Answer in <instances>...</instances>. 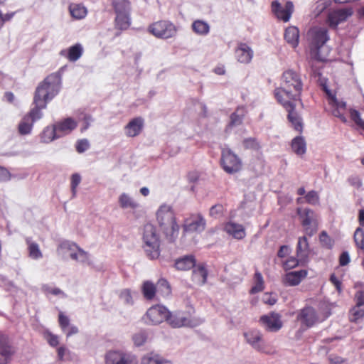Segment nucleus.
I'll return each instance as SVG.
<instances>
[{
	"mask_svg": "<svg viewBox=\"0 0 364 364\" xmlns=\"http://www.w3.org/2000/svg\"><path fill=\"white\" fill-rule=\"evenodd\" d=\"M303 81L300 73L288 69L281 76V85L274 90L277 101L299 100L302 105Z\"/></svg>",
	"mask_w": 364,
	"mask_h": 364,
	"instance_id": "f257e3e1",
	"label": "nucleus"
},
{
	"mask_svg": "<svg viewBox=\"0 0 364 364\" xmlns=\"http://www.w3.org/2000/svg\"><path fill=\"white\" fill-rule=\"evenodd\" d=\"M64 68L48 75L36 87L34 97L48 102L60 91Z\"/></svg>",
	"mask_w": 364,
	"mask_h": 364,
	"instance_id": "f03ea898",
	"label": "nucleus"
},
{
	"mask_svg": "<svg viewBox=\"0 0 364 364\" xmlns=\"http://www.w3.org/2000/svg\"><path fill=\"white\" fill-rule=\"evenodd\" d=\"M158 224L170 242H174L179 233V225L176 220L175 214L171 206L161 205L156 212Z\"/></svg>",
	"mask_w": 364,
	"mask_h": 364,
	"instance_id": "7ed1b4c3",
	"label": "nucleus"
},
{
	"mask_svg": "<svg viewBox=\"0 0 364 364\" xmlns=\"http://www.w3.org/2000/svg\"><path fill=\"white\" fill-rule=\"evenodd\" d=\"M143 248L150 259H157L160 255V240L156 228L151 224H146L143 232Z\"/></svg>",
	"mask_w": 364,
	"mask_h": 364,
	"instance_id": "20e7f679",
	"label": "nucleus"
},
{
	"mask_svg": "<svg viewBox=\"0 0 364 364\" xmlns=\"http://www.w3.org/2000/svg\"><path fill=\"white\" fill-rule=\"evenodd\" d=\"M112 6L116 14L115 28L121 31L129 28L132 23L131 2L129 0H112Z\"/></svg>",
	"mask_w": 364,
	"mask_h": 364,
	"instance_id": "39448f33",
	"label": "nucleus"
},
{
	"mask_svg": "<svg viewBox=\"0 0 364 364\" xmlns=\"http://www.w3.org/2000/svg\"><path fill=\"white\" fill-rule=\"evenodd\" d=\"M220 166L229 174L239 172L242 169L241 159L230 149H223L221 151Z\"/></svg>",
	"mask_w": 364,
	"mask_h": 364,
	"instance_id": "423d86ee",
	"label": "nucleus"
},
{
	"mask_svg": "<svg viewBox=\"0 0 364 364\" xmlns=\"http://www.w3.org/2000/svg\"><path fill=\"white\" fill-rule=\"evenodd\" d=\"M277 102L287 112V119L291 123V127L296 132L301 133L303 131L302 119L296 111V106L299 100L277 101Z\"/></svg>",
	"mask_w": 364,
	"mask_h": 364,
	"instance_id": "0eeeda50",
	"label": "nucleus"
},
{
	"mask_svg": "<svg viewBox=\"0 0 364 364\" xmlns=\"http://www.w3.org/2000/svg\"><path fill=\"white\" fill-rule=\"evenodd\" d=\"M168 315L169 311L165 306L156 304L146 311L143 320L147 325H159L166 320Z\"/></svg>",
	"mask_w": 364,
	"mask_h": 364,
	"instance_id": "6e6552de",
	"label": "nucleus"
},
{
	"mask_svg": "<svg viewBox=\"0 0 364 364\" xmlns=\"http://www.w3.org/2000/svg\"><path fill=\"white\" fill-rule=\"evenodd\" d=\"M149 31L156 38L166 39L176 33V26L168 21H159L149 26Z\"/></svg>",
	"mask_w": 364,
	"mask_h": 364,
	"instance_id": "1a4fd4ad",
	"label": "nucleus"
},
{
	"mask_svg": "<svg viewBox=\"0 0 364 364\" xmlns=\"http://www.w3.org/2000/svg\"><path fill=\"white\" fill-rule=\"evenodd\" d=\"M297 214L301 219V225L304 228L305 232L309 236H313L318 230V223L315 213L309 208H297Z\"/></svg>",
	"mask_w": 364,
	"mask_h": 364,
	"instance_id": "9d476101",
	"label": "nucleus"
},
{
	"mask_svg": "<svg viewBox=\"0 0 364 364\" xmlns=\"http://www.w3.org/2000/svg\"><path fill=\"white\" fill-rule=\"evenodd\" d=\"M106 364H138L136 356L124 350H109L105 355Z\"/></svg>",
	"mask_w": 364,
	"mask_h": 364,
	"instance_id": "9b49d317",
	"label": "nucleus"
},
{
	"mask_svg": "<svg viewBox=\"0 0 364 364\" xmlns=\"http://www.w3.org/2000/svg\"><path fill=\"white\" fill-rule=\"evenodd\" d=\"M326 93L327 95L328 105L332 114L339 118L342 122H347V118L346 117L347 111L346 103L342 100H338L335 95H332L331 92L326 89Z\"/></svg>",
	"mask_w": 364,
	"mask_h": 364,
	"instance_id": "f8f14e48",
	"label": "nucleus"
},
{
	"mask_svg": "<svg viewBox=\"0 0 364 364\" xmlns=\"http://www.w3.org/2000/svg\"><path fill=\"white\" fill-rule=\"evenodd\" d=\"M259 323L267 331L269 332H277L283 326L281 314L275 311L262 315L259 318Z\"/></svg>",
	"mask_w": 364,
	"mask_h": 364,
	"instance_id": "ddd939ff",
	"label": "nucleus"
},
{
	"mask_svg": "<svg viewBox=\"0 0 364 364\" xmlns=\"http://www.w3.org/2000/svg\"><path fill=\"white\" fill-rule=\"evenodd\" d=\"M353 14L352 8H344L333 10L328 13L326 18V23L333 29H337L338 26L344 21Z\"/></svg>",
	"mask_w": 364,
	"mask_h": 364,
	"instance_id": "4468645a",
	"label": "nucleus"
},
{
	"mask_svg": "<svg viewBox=\"0 0 364 364\" xmlns=\"http://www.w3.org/2000/svg\"><path fill=\"white\" fill-rule=\"evenodd\" d=\"M271 9L274 16L284 22H288L294 12V4L291 1H287L282 6L279 1L274 0L271 4Z\"/></svg>",
	"mask_w": 364,
	"mask_h": 364,
	"instance_id": "2eb2a0df",
	"label": "nucleus"
},
{
	"mask_svg": "<svg viewBox=\"0 0 364 364\" xmlns=\"http://www.w3.org/2000/svg\"><path fill=\"white\" fill-rule=\"evenodd\" d=\"M247 343L257 351L268 353L267 346L262 339V334L259 330L253 329L244 333Z\"/></svg>",
	"mask_w": 364,
	"mask_h": 364,
	"instance_id": "dca6fc26",
	"label": "nucleus"
},
{
	"mask_svg": "<svg viewBox=\"0 0 364 364\" xmlns=\"http://www.w3.org/2000/svg\"><path fill=\"white\" fill-rule=\"evenodd\" d=\"M205 220L200 214H193L183 221V231L202 232L205 230Z\"/></svg>",
	"mask_w": 364,
	"mask_h": 364,
	"instance_id": "f3484780",
	"label": "nucleus"
},
{
	"mask_svg": "<svg viewBox=\"0 0 364 364\" xmlns=\"http://www.w3.org/2000/svg\"><path fill=\"white\" fill-rule=\"evenodd\" d=\"M297 320L307 328H311L321 321L316 310L311 306H305L301 309L297 316Z\"/></svg>",
	"mask_w": 364,
	"mask_h": 364,
	"instance_id": "a211bd4d",
	"label": "nucleus"
},
{
	"mask_svg": "<svg viewBox=\"0 0 364 364\" xmlns=\"http://www.w3.org/2000/svg\"><path fill=\"white\" fill-rule=\"evenodd\" d=\"M308 276L306 269L292 271L286 273L282 277V282L285 287L298 286Z\"/></svg>",
	"mask_w": 364,
	"mask_h": 364,
	"instance_id": "6ab92c4d",
	"label": "nucleus"
},
{
	"mask_svg": "<svg viewBox=\"0 0 364 364\" xmlns=\"http://www.w3.org/2000/svg\"><path fill=\"white\" fill-rule=\"evenodd\" d=\"M14 353V349L9 343V338L0 334V364H7Z\"/></svg>",
	"mask_w": 364,
	"mask_h": 364,
	"instance_id": "aec40b11",
	"label": "nucleus"
},
{
	"mask_svg": "<svg viewBox=\"0 0 364 364\" xmlns=\"http://www.w3.org/2000/svg\"><path fill=\"white\" fill-rule=\"evenodd\" d=\"M312 43L317 48L322 47L328 40V30L325 28L316 27L309 31Z\"/></svg>",
	"mask_w": 364,
	"mask_h": 364,
	"instance_id": "412c9836",
	"label": "nucleus"
},
{
	"mask_svg": "<svg viewBox=\"0 0 364 364\" xmlns=\"http://www.w3.org/2000/svg\"><path fill=\"white\" fill-rule=\"evenodd\" d=\"M252 49L245 43H238L235 50V58L241 63H249L253 57Z\"/></svg>",
	"mask_w": 364,
	"mask_h": 364,
	"instance_id": "4be33fe9",
	"label": "nucleus"
},
{
	"mask_svg": "<svg viewBox=\"0 0 364 364\" xmlns=\"http://www.w3.org/2000/svg\"><path fill=\"white\" fill-rule=\"evenodd\" d=\"M208 275L206 264L199 262L192 270L191 280L195 284L202 286L206 283Z\"/></svg>",
	"mask_w": 364,
	"mask_h": 364,
	"instance_id": "5701e85b",
	"label": "nucleus"
},
{
	"mask_svg": "<svg viewBox=\"0 0 364 364\" xmlns=\"http://www.w3.org/2000/svg\"><path fill=\"white\" fill-rule=\"evenodd\" d=\"M47 102L42 100L41 98L33 97V105H35L29 112L25 116L28 118L32 122L35 123L37 120L43 117L42 109H46Z\"/></svg>",
	"mask_w": 364,
	"mask_h": 364,
	"instance_id": "b1692460",
	"label": "nucleus"
},
{
	"mask_svg": "<svg viewBox=\"0 0 364 364\" xmlns=\"http://www.w3.org/2000/svg\"><path fill=\"white\" fill-rule=\"evenodd\" d=\"M144 119L141 117L134 118L125 127L126 135L134 137L140 134L144 127Z\"/></svg>",
	"mask_w": 364,
	"mask_h": 364,
	"instance_id": "393cba45",
	"label": "nucleus"
},
{
	"mask_svg": "<svg viewBox=\"0 0 364 364\" xmlns=\"http://www.w3.org/2000/svg\"><path fill=\"white\" fill-rule=\"evenodd\" d=\"M54 125L58 134H60L62 136L63 135L69 134L73 130H74L77 126V122L74 119L68 117L62 121L56 122Z\"/></svg>",
	"mask_w": 364,
	"mask_h": 364,
	"instance_id": "a878e982",
	"label": "nucleus"
},
{
	"mask_svg": "<svg viewBox=\"0 0 364 364\" xmlns=\"http://www.w3.org/2000/svg\"><path fill=\"white\" fill-rule=\"evenodd\" d=\"M224 230L237 240L243 239L246 235L245 228L242 225L233 222L225 223Z\"/></svg>",
	"mask_w": 364,
	"mask_h": 364,
	"instance_id": "bb28decb",
	"label": "nucleus"
},
{
	"mask_svg": "<svg viewBox=\"0 0 364 364\" xmlns=\"http://www.w3.org/2000/svg\"><path fill=\"white\" fill-rule=\"evenodd\" d=\"M310 248L308 239L306 236L300 237L296 245V257L304 262L309 257Z\"/></svg>",
	"mask_w": 364,
	"mask_h": 364,
	"instance_id": "cd10ccee",
	"label": "nucleus"
},
{
	"mask_svg": "<svg viewBox=\"0 0 364 364\" xmlns=\"http://www.w3.org/2000/svg\"><path fill=\"white\" fill-rule=\"evenodd\" d=\"M82 47L80 43H77L68 50H62L60 52V55L66 57L70 61L75 62L77 60L82 54Z\"/></svg>",
	"mask_w": 364,
	"mask_h": 364,
	"instance_id": "c85d7f7f",
	"label": "nucleus"
},
{
	"mask_svg": "<svg viewBox=\"0 0 364 364\" xmlns=\"http://www.w3.org/2000/svg\"><path fill=\"white\" fill-rule=\"evenodd\" d=\"M285 41L293 48L299 44V31L296 26L288 27L284 32Z\"/></svg>",
	"mask_w": 364,
	"mask_h": 364,
	"instance_id": "c756f323",
	"label": "nucleus"
},
{
	"mask_svg": "<svg viewBox=\"0 0 364 364\" xmlns=\"http://www.w3.org/2000/svg\"><path fill=\"white\" fill-rule=\"evenodd\" d=\"M61 137V135L58 134L55 125L52 127H46L41 134V141L43 143H49L52 141Z\"/></svg>",
	"mask_w": 364,
	"mask_h": 364,
	"instance_id": "7c9ffc66",
	"label": "nucleus"
},
{
	"mask_svg": "<svg viewBox=\"0 0 364 364\" xmlns=\"http://www.w3.org/2000/svg\"><path fill=\"white\" fill-rule=\"evenodd\" d=\"M291 146L293 151L299 156H302L306 153V144L304 137L301 136H296L292 139Z\"/></svg>",
	"mask_w": 364,
	"mask_h": 364,
	"instance_id": "2f4dec72",
	"label": "nucleus"
},
{
	"mask_svg": "<svg viewBox=\"0 0 364 364\" xmlns=\"http://www.w3.org/2000/svg\"><path fill=\"white\" fill-rule=\"evenodd\" d=\"M193 31L199 36H206L210 32L209 24L202 20H196L192 23Z\"/></svg>",
	"mask_w": 364,
	"mask_h": 364,
	"instance_id": "473e14b6",
	"label": "nucleus"
},
{
	"mask_svg": "<svg viewBox=\"0 0 364 364\" xmlns=\"http://www.w3.org/2000/svg\"><path fill=\"white\" fill-rule=\"evenodd\" d=\"M144 297L147 300H152L156 292V286L151 281H145L141 286Z\"/></svg>",
	"mask_w": 364,
	"mask_h": 364,
	"instance_id": "72a5a7b5",
	"label": "nucleus"
},
{
	"mask_svg": "<svg viewBox=\"0 0 364 364\" xmlns=\"http://www.w3.org/2000/svg\"><path fill=\"white\" fill-rule=\"evenodd\" d=\"M167 363L168 360L153 352L146 354L141 359V364H166Z\"/></svg>",
	"mask_w": 364,
	"mask_h": 364,
	"instance_id": "f704fd0d",
	"label": "nucleus"
},
{
	"mask_svg": "<svg viewBox=\"0 0 364 364\" xmlns=\"http://www.w3.org/2000/svg\"><path fill=\"white\" fill-rule=\"evenodd\" d=\"M188 317L183 316V326L196 327L200 324L201 320L193 314L195 313L194 309L192 306H187Z\"/></svg>",
	"mask_w": 364,
	"mask_h": 364,
	"instance_id": "c9c22d12",
	"label": "nucleus"
},
{
	"mask_svg": "<svg viewBox=\"0 0 364 364\" xmlns=\"http://www.w3.org/2000/svg\"><path fill=\"white\" fill-rule=\"evenodd\" d=\"M119 203L120 207L122 208L136 209L139 206L132 198L125 193H123L119 196Z\"/></svg>",
	"mask_w": 364,
	"mask_h": 364,
	"instance_id": "e433bc0d",
	"label": "nucleus"
},
{
	"mask_svg": "<svg viewBox=\"0 0 364 364\" xmlns=\"http://www.w3.org/2000/svg\"><path fill=\"white\" fill-rule=\"evenodd\" d=\"M156 291L164 297L171 294V288L169 282L164 278L158 280L156 284Z\"/></svg>",
	"mask_w": 364,
	"mask_h": 364,
	"instance_id": "4c0bfd02",
	"label": "nucleus"
},
{
	"mask_svg": "<svg viewBox=\"0 0 364 364\" xmlns=\"http://www.w3.org/2000/svg\"><path fill=\"white\" fill-rule=\"evenodd\" d=\"M26 242L28 245L29 257L33 259L42 258L43 254L39 248V245L36 242H32L28 238L26 239Z\"/></svg>",
	"mask_w": 364,
	"mask_h": 364,
	"instance_id": "58836bf2",
	"label": "nucleus"
},
{
	"mask_svg": "<svg viewBox=\"0 0 364 364\" xmlns=\"http://www.w3.org/2000/svg\"><path fill=\"white\" fill-rule=\"evenodd\" d=\"M33 122L28 119V117L24 116L18 126V131L21 135H28L31 134L33 127Z\"/></svg>",
	"mask_w": 364,
	"mask_h": 364,
	"instance_id": "ea45409f",
	"label": "nucleus"
},
{
	"mask_svg": "<svg viewBox=\"0 0 364 364\" xmlns=\"http://www.w3.org/2000/svg\"><path fill=\"white\" fill-rule=\"evenodd\" d=\"M71 16L76 19H82L87 14V9L81 4H71L69 7Z\"/></svg>",
	"mask_w": 364,
	"mask_h": 364,
	"instance_id": "a19ab883",
	"label": "nucleus"
},
{
	"mask_svg": "<svg viewBox=\"0 0 364 364\" xmlns=\"http://www.w3.org/2000/svg\"><path fill=\"white\" fill-rule=\"evenodd\" d=\"M255 285L251 288L250 293L252 294L262 291L264 289V283L262 274L256 272L254 275Z\"/></svg>",
	"mask_w": 364,
	"mask_h": 364,
	"instance_id": "79ce46f5",
	"label": "nucleus"
},
{
	"mask_svg": "<svg viewBox=\"0 0 364 364\" xmlns=\"http://www.w3.org/2000/svg\"><path fill=\"white\" fill-rule=\"evenodd\" d=\"M363 318H364V307L355 305L350 311V321L357 323Z\"/></svg>",
	"mask_w": 364,
	"mask_h": 364,
	"instance_id": "37998d69",
	"label": "nucleus"
},
{
	"mask_svg": "<svg viewBox=\"0 0 364 364\" xmlns=\"http://www.w3.org/2000/svg\"><path fill=\"white\" fill-rule=\"evenodd\" d=\"M353 239L356 247L364 251V230L362 228L359 227L356 228Z\"/></svg>",
	"mask_w": 364,
	"mask_h": 364,
	"instance_id": "c03bdc74",
	"label": "nucleus"
},
{
	"mask_svg": "<svg viewBox=\"0 0 364 364\" xmlns=\"http://www.w3.org/2000/svg\"><path fill=\"white\" fill-rule=\"evenodd\" d=\"M147 338V333L141 330L132 336V341L136 346H141L146 343Z\"/></svg>",
	"mask_w": 364,
	"mask_h": 364,
	"instance_id": "a18cd8bd",
	"label": "nucleus"
},
{
	"mask_svg": "<svg viewBox=\"0 0 364 364\" xmlns=\"http://www.w3.org/2000/svg\"><path fill=\"white\" fill-rule=\"evenodd\" d=\"M242 144L246 149H252L255 151H259L261 149L260 144L256 138H247L242 141Z\"/></svg>",
	"mask_w": 364,
	"mask_h": 364,
	"instance_id": "49530a36",
	"label": "nucleus"
},
{
	"mask_svg": "<svg viewBox=\"0 0 364 364\" xmlns=\"http://www.w3.org/2000/svg\"><path fill=\"white\" fill-rule=\"evenodd\" d=\"M200 178V173L197 171H191L187 174V180L190 183V190L194 191L195 186L198 183Z\"/></svg>",
	"mask_w": 364,
	"mask_h": 364,
	"instance_id": "de8ad7c7",
	"label": "nucleus"
},
{
	"mask_svg": "<svg viewBox=\"0 0 364 364\" xmlns=\"http://www.w3.org/2000/svg\"><path fill=\"white\" fill-rule=\"evenodd\" d=\"M197 264L196 259L194 255L183 256V270H193Z\"/></svg>",
	"mask_w": 364,
	"mask_h": 364,
	"instance_id": "09e8293b",
	"label": "nucleus"
},
{
	"mask_svg": "<svg viewBox=\"0 0 364 364\" xmlns=\"http://www.w3.org/2000/svg\"><path fill=\"white\" fill-rule=\"evenodd\" d=\"M165 321L173 328H180L182 326V319L170 311L169 315L167 316Z\"/></svg>",
	"mask_w": 364,
	"mask_h": 364,
	"instance_id": "8fccbe9b",
	"label": "nucleus"
},
{
	"mask_svg": "<svg viewBox=\"0 0 364 364\" xmlns=\"http://www.w3.org/2000/svg\"><path fill=\"white\" fill-rule=\"evenodd\" d=\"M119 298L127 305L132 306L134 304V300L131 291L128 289H124L121 291Z\"/></svg>",
	"mask_w": 364,
	"mask_h": 364,
	"instance_id": "3c124183",
	"label": "nucleus"
},
{
	"mask_svg": "<svg viewBox=\"0 0 364 364\" xmlns=\"http://www.w3.org/2000/svg\"><path fill=\"white\" fill-rule=\"evenodd\" d=\"M350 116L355 124L364 130V121L360 118L359 112L355 109H350Z\"/></svg>",
	"mask_w": 364,
	"mask_h": 364,
	"instance_id": "603ef678",
	"label": "nucleus"
},
{
	"mask_svg": "<svg viewBox=\"0 0 364 364\" xmlns=\"http://www.w3.org/2000/svg\"><path fill=\"white\" fill-rule=\"evenodd\" d=\"M90 146V142L87 139L78 140L75 145L76 151L80 154L87 151Z\"/></svg>",
	"mask_w": 364,
	"mask_h": 364,
	"instance_id": "864d4df0",
	"label": "nucleus"
},
{
	"mask_svg": "<svg viewBox=\"0 0 364 364\" xmlns=\"http://www.w3.org/2000/svg\"><path fill=\"white\" fill-rule=\"evenodd\" d=\"M305 200L306 203L311 205H315L318 203L319 197L315 191H311L306 194Z\"/></svg>",
	"mask_w": 364,
	"mask_h": 364,
	"instance_id": "5fc2aeb1",
	"label": "nucleus"
},
{
	"mask_svg": "<svg viewBox=\"0 0 364 364\" xmlns=\"http://www.w3.org/2000/svg\"><path fill=\"white\" fill-rule=\"evenodd\" d=\"M299 261H301L298 257H289L285 262L283 264L284 269L285 270L293 269L299 265Z\"/></svg>",
	"mask_w": 364,
	"mask_h": 364,
	"instance_id": "6e6d98bb",
	"label": "nucleus"
},
{
	"mask_svg": "<svg viewBox=\"0 0 364 364\" xmlns=\"http://www.w3.org/2000/svg\"><path fill=\"white\" fill-rule=\"evenodd\" d=\"M224 208L221 204H216L213 205L210 209V215L214 218H218L222 215Z\"/></svg>",
	"mask_w": 364,
	"mask_h": 364,
	"instance_id": "4d7b16f0",
	"label": "nucleus"
},
{
	"mask_svg": "<svg viewBox=\"0 0 364 364\" xmlns=\"http://www.w3.org/2000/svg\"><path fill=\"white\" fill-rule=\"evenodd\" d=\"M58 321H59V324H60V326L62 328V330L63 331H65L66 328L68 327H69V326H70L69 318L67 316L64 315L63 313H60Z\"/></svg>",
	"mask_w": 364,
	"mask_h": 364,
	"instance_id": "13d9d810",
	"label": "nucleus"
},
{
	"mask_svg": "<svg viewBox=\"0 0 364 364\" xmlns=\"http://www.w3.org/2000/svg\"><path fill=\"white\" fill-rule=\"evenodd\" d=\"M81 181V177L78 173H74L71 177V189L73 193L75 195L76 192V188Z\"/></svg>",
	"mask_w": 364,
	"mask_h": 364,
	"instance_id": "bf43d9fd",
	"label": "nucleus"
},
{
	"mask_svg": "<svg viewBox=\"0 0 364 364\" xmlns=\"http://www.w3.org/2000/svg\"><path fill=\"white\" fill-rule=\"evenodd\" d=\"M328 360L330 364H343L346 361V359L336 354H331L328 356Z\"/></svg>",
	"mask_w": 364,
	"mask_h": 364,
	"instance_id": "052dcab7",
	"label": "nucleus"
},
{
	"mask_svg": "<svg viewBox=\"0 0 364 364\" xmlns=\"http://www.w3.org/2000/svg\"><path fill=\"white\" fill-rule=\"evenodd\" d=\"M242 117L237 114V111L231 114L230 125L231 127L241 124Z\"/></svg>",
	"mask_w": 364,
	"mask_h": 364,
	"instance_id": "680f3d73",
	"label": "nucleus"
},
{
	"mask_svg": "<svg viewBox=\"0 0 364 364\" xmlns=\"http://www.w3.org/2000/svg\"><path fill=\"white\" fill-rule=\"evenodd\" d=\"M348 181L351 186L357 188H359L362 186L361 179L358 176L356 175L350 176L348 179Z\"/></svg>",
	"mask_w": 364,
	"mask_h": 364,
	"instance_id": "e2e57ef3",
	"label": "nucleus"
},
{
	"mask_svg": "<svg viewBox=\"0 0 364 364\" xmlns=\"http://www.w3.org/2000/svg\"><path fill=\"white\" fill-rule=\"evenodd\" d=\"M11 179V173L6 168L0 166V182L8 181Z\"/></svg>",
	"mask_w": 364,
	"mask_h": 364,
	"instance_id": "0e129e2a",
	"label": "nucleus"
},
{
	"mask_svg": "<svg viewBox=\"0 0 364 364\" xmlns=\"http://www.w3.org/2000/svg\"><path fill=\"white\" fill-rule=\"evenodd\" d=\"M355 306H364V291H358L355 295Z\"/></svg>",
	"mask_w": 364,
	"mask_h": 364,
	"instance_id": "69168bd1",
	"label": "nucleus"
},
{
	"mask_svg": "<svg viewBox=\"0 0 364 364\" xmlns=\"http://www.w3.org/2000/svg\"><path fill=\"white\" fill-rule=\"evenodd\" d=\"M76 249L79 252V258L78 261L85 263L88 261L89 259V254L84 251L82 248H80L79 246H76Z\"/></svg>",
	"mask_w": 364,
	"mask_h": 364,
	"instance_id": "338daca9",
	"label": "nucleus"
},
{
	"mask_svg": "<svg viewBox=\"0 0 364 364\" xmlns=\"http://www.w3.org/2000/svg\"><path fill=\"white\" fill-rule=\"evenodd\" d=\"M350 262V257L348 252H343L339 257V264L346 266Z\"/></svg>",
	"mask_w": 364,
	"mask_h": 364,
	"instance_id": "774afa93",
	"label": "nucleus"
}]
</instances>
